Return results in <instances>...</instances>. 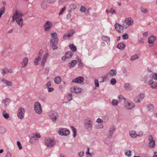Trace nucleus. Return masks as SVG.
I'll return each mask as SVG.
<instances>
[{"label":"nucleus","instance_id":"f257e3e1","mask_svg":"<svg viewBox=\"0 0 157 157\" xmlns=\"http://www.w3.org/2000/svg\"><path fill=\"white\" fill-rule=\"evenodd\" d=\"M51 36L50 45L53 50H55L57 48L58 39L57 37V34L55 33H52Z\"/></svg>","mask_w":157,"mask_h":157},{"label":"nucleus","instance_id":"f03ea898","mask_svg":"<svg viewBox=\"0 0 157 157\" xmlns=\"http://www.w3.org/2000/svg\"><path fill=\"white\" fill-rule=\"evenodd\" d=\"M84 126L85 128L88 131H91L93 129V121L90 118L85 120Z\"/></svg>","mask_w":157,"mask_h":157},{"label":"nucleus","instance_id":"7ed1b4c3","mask_svg":"<svg viewBox=\"0 0 157 157\" xmlns=\"http://www.w3.org/2000/svg\"><path fill=\"white\" fill-rule=\"evenodd\" d=\"M45 144L48 147L54 146L55 144V141L53 139L47 138L44 140Z\"/></svg>","mask_w":157,"mask_h":157},{"label":"nucleus","instance_id":"20e7f679","mask_svg":"<svg viewBox=\"0 0 157 157\" xmlns=\"http://www.w3.org/2000/svg\"><path fill=\"white\" fill-rule=\"evenodd\" d=\"M34 110L38 114H40L42 112V108L40 104L38 102H36L34 104Z\"/></svg>","mask_w":157,"mask_h":157},{"label":"nucleus","instance_id":"39448f33","mask_svg":"<svg viewBox=\"0 0 157 157\" xmlns=\"http://www.w3.org/2000/svg\"><path fill=\"white\" fill-rule=\"evenodd\" d=\"M58 133L62 136H67L70 133V131L66 128H59L58 131Z\"/></svg>","mask_w":157,"mask_h":157},{"label":"nucleus","instance_id":"423d86ee","mask_svg":"<svg viewBox=\"0 0 157 157\" xmlns=\"http://www.w3.org/2000/svg\"><path fill=\"white\" fill-rule=\"evenodd\" d=\"M23 16V14L20 11L17 10L14 13L12 18L13 20L14 21L15 19L20 18H22V17Z\"/></svg>","mask_w":157,"mask_h":157},{"label":"nucleus","instance_id":"0eeeda50","mask_svg":"<svg viewBox=\"0 0 157 157\" xmlns=\"http://www.w3.org/2000/svg\"><path fill=\"white\" fill-rule=\"evenodd\" d=\"M49 54L48 52H44L43 50V53L42 54V58H41V65L44 66L47 61V59L48 57Z\"/></svg>","mask_w":157,"mask_h":157},{"label":"nucleus","instance_id":"6e6552de","mask_svg":"<svg viewBox=\"0 0 157 157\" xmlns=\"http://www.w3.org/2000/svg\"><path fill=\"white\" fill-rule=\"evenodd\" d=\"M42 53L43 50H40L37 56L35 59L34 61V63L35 65H38L39 61H40V60L41 59Z\"/></svg>","mask_w":157,"mask_h":157},{"label":"nucleus","instance_id":"1a4fd4ad","mask_svg":"<svg viewBox=\"0 0 157 157\" xmlns=\"http://www.w3.org/2000/svg\"><path fill=\"white\" fill-rule=\"evenodd\" d=\"M53 25L52 23L50 21H47L44 25V30L46 32L49 31Z\"/></svg>","mask_w":157,"mask_h":157},{"label":"nucleus","instance_id":"9d476101","mask_svg":"<svg viewBox=\"0 0 157 157\" xmlns=\"http://www.w3.org/2000/svg\"><path fill=\"white\" fill-rule=\"evenodd\" d=\"M25 110L24 108L20 107L18 109L17 113V117L19 118L22 119L24 117Z\"/></svg>","mask_w":157,"mask_h":157},{"label":"nucleus","instance_id":"9b49d317","mask_svg":"<svg viewBox=\"0 0 157 157\" xmlns=\"http://www.w3.org/2000/svg\"><path fill=\"white\" fill-rule=\"evenodd\" d=\"M70 90L72 93L78 94L81 92L82 89L78 86H74L71 88Z\"/></svg>","mask_w":157,"mask_h":157},{"label":"nucleus","instance_id":"f8f14e48","mask_svg":"<svg viewBox=\"0 0 157 157\" xmlns=\"http://www.w3.org/2000/svg\"><path fill=\"white\" fill-rule=\"evenodd\" d=\"M145 96L144 94H141L134 98V101L135 102L139 103L143 99Z\"/></svg>","mask_w":157,"mask_h":157},{"label":"nucleus","instance_id":"ddd939ff","mask_svg":"<svg viewBox=\"0 0 157 157\" xmlns=\"http://www.w3.org/2000/svg\"><path fill=\"white\" fill-rule=\"evenodd\" d=\"M139 133L140 135L139 134L137 135L136 132L134 130H131L129 132V135L130 136L133 138H136L137 136H141L143 135V133L142 132H139Z\"/></svg>","mask_w":157,"mask_h":157},{"label":"nucleus","instance_id":"4468645a","mask_svg":"<svg viewBox=\"0 0 157 157\" xmlns=\"http://www.w3.org/2000/svg\"><path fill=\"white\" fill-rule=\"evenodd\" d=\"M116 130L115 126L113 125H111L109 128V138H111L112 135Z\"/></svg>","mask_w":157,"mask_h":157},{"label":"nucleus","instance_id":"2eb2a0df","mask_svg":"<svg viewBox=\"0 0 157 157\" xmlns=\"http://www.w3.org/2000/svg\"><path fill=\"white\" fill-rule=\"evenodd\" d=\"M123 25L122 26L120 24L116 23L115 25V27L116 30L119 33H122L123 32Z\"/></svg>","mask_w":157,"mask_h":157},{"label":"nucleus","instance_id":"dca6fc26","mask_svg":"<svg viewBox=\"0 0 157 157\" xmlns=\"http://www.w3.org/2000/svg\"><path fill=\"white\" fill-rule=\"evenodd\" d=\"M84 80V78L83 77L79 76L73 79L72 82L80 83L83 82Z\"/></svg>","mask_w":157,"mask_h":157},{"label":"nucleus","instance_id":"f3484780","mask_svg":"<svg viewBox=\"0 0 157 157\" xmlns=\"http://www.w3.org/2000/svg\"><path fill=\"white\" fill-rule=\"evenodd\" d=\"M156 39V37L154 36H151L148 39V43L150 47H151L153 45V43Z\"/></svg>","mask_w":157,"mask_h":157},{"label":"nucleus","instance_id":"a211bd4d","mask_svg":"<svg viewBox=\"0 0 157 157\" xmlns=\"http://www.w3.org/2000/svg\"><path fill=\"white\" fill-rule=\"evenodd\" d=\"M148 83L152 88L157 89V82H154L153 80H151Z\"/></svg>","mask_w":157,"mask_h":157},{"label":"nucleus","instance_id":"6ab92c4d","mask_svg":"<svg viewBox=\"0 0 157 157\" xmlns=\"http://www.w3.org/2000/svg\"><path fill=\"white\" fill-rule=\"evenodd\" d=\"M1 81L7 86H11L12 85L13 83L12 82L4 78L2 79Z\"/></svg>","mask_w":157,"mask_h":157},{"label":"nucleus","instance_id":"aec40b11","mask_svg":"<svg viewBox=\"0 0 157 157\" xmlns=\"http://www.w3.org/2000/svg\"><path fill=\"white\" fill-rule=\"evenodd\" d=\"M125 108L128 109H131L135 107V105L133 102H128L125 105Z\"/></svg>","mask_w":157,"mask_h":157},{"label":"nucleus","instance_id":"412c9836","mask_svg":"<svg viewBox=\"0 0 157 157\" xmlns=\"http://www.w3.org/2000/svg\"><path fill=\"white\" fill-rule=\"evenodd\" d=\"M28 63V59L26 57H24L23 59L22 62L21 63V67H26Z\"/></svg>","mask_w":157,"mask_h":157},{"label":"nucleus","instance_id":"4be33fe9","mask_svg":"<svg viewBox=\"0 0 157 157\" xmlns=\"http://www.w3.org/2000/svg\"><path fill=\"white\" fill-rule=\"evenodd\" d=\"M31 139L36 140L37 138H39L41 137V135L39 133L36 134L32 133L31 135Z\"/></svg>","mask_w":157,"mask_h":157},{"label":"nucleus","instance_id":"5701e85b","mask_svg":"<svg viewBox=\"0 0 157 157\" xmlns=\"http://www.w3.org/2000/svg\"><path fill=\"white\" fill-rule=\"evenodd\" d=\"M31 139L36 140L37 138H39L41 137V135L39 133L36 134L32 133L31 135Z\"/></svg>","mask_w":157,"mask_h":157},{"label":"nucleus","instance_id":"b1692460","mask_svg":"<svg viewBox=\"0 0 157 157\" xmlns=\"http://www.w3.org/2000/svg\"><path fill=\"white\" fill-rule=\"evenodd\" d=\"M77 63V61L76 60H73L68 64V66L70 68H72L76 65Z\"/></svg>","mask_w":157,"mask_h":157},{"label":"nucleus","instance_id":"393cba45","mask_svg":"<svg viewBox=\"0 0 157 157\" xmlns=\"http://www.w3.org/2000/svg\"><path fill=\"white\" fill-rule=\"evenodd\" d=\"M125 22L128 25H132L133 23V20L132 18H126Z\"/></svg>","mask_w":157,"mask_h":157},{"label":"nucleus","instance_id":"a878e982","mask_svg":"<svg viewBox=\"0 0 157 157\" xmlns=\"http://www.w3.org/2000/svg\"><path fill=\"white\" fill-rule=\"evenodd\" d=\"M17 24L19 25L21 27L23 25V19L22 18H18L15 19V20Z\"/></svg>","mask_w":157,"mask_h":157},{"label":"nucleus","instance_id":"bb28decb","mask_svg":"<svg viewBox=\"0 0 157 157\" xmlns=\"http://www.w3.org/2000/svg\"><path fill=\"white\" fill-rule=\"evenodd\" d=\"M13 72V71L11 69H9L7 68L3 69L2 71V73L3 75H4L5 74L8 73H11Z\"/></svg>","mask_w":157,"mask_h":157},{"label":"nucleus","instance_id":"cd10ccee","mask_svg":"<svg viewBox=\"0 0 157 157\" xmlns=\"http://www.w3.org/2000/svg\"><path fill=\"white\" fill-rule=\"evenodd\" d=\"M10 99L9 98H6L2 102L3 105L4 106H6L8 105L10 102Z\"/></svg>","mask_w":157,"mask_h":157},{"label":"nucleus","instance_id":"c85d7f7f","mask_svg":"<svg viewBox=\"0 0 157 157\" xmlns=\"http://www.w3.org/2000/svg\"><path fill=\"white\" fill-rule=\"evenodd\" d=\"M155 146V141L151 140L149 141L148 143V146L151 148H154Z\"/></svg>","mask_w":157,"mask_h":157},{"label":"nucleus","instance_id":"c756f323","mask_svg":"<svg viewBox=\"0 0 157 157\" xmlns=\"http://www.w3.org/2000/svg\"><path fill=\"white\" fill-rule=\"evenodd\" d=\"M124 88L125 89L128 91H130L132 90V88L131 86L129 83H126L124 86Z\"/></svg>","mask_w":157,"mask_h":157},{"label":"nucleus","instance_id":"7c9ffc66","mask_svg":"<svg viewBox=\"0 0 157 157\" xmlns=\"http://www.w3.org/2000/svg\"><path fill=\"white\" fill-rule=\"evenodd\" d=\"M71 34H65L63 35V38L66 39L67 37L70 38L72 36L73 33H74V31L73 30H71Z\"/></svg>","mask_w":157,"mask_h":157},{"label":"nucleus","instance_id":"2f4dec72","mask_svg":"<svg viewBox=\"0 0 157 157\" xmlns=\"http://www.w3.org/2000/svg\"><path fill=\"white\" fill-rule=\"evenodd\" d=\"M109 76L111 77L115 76L117 75V72L114 69H111L109 71Z\"/></svg>","mask_w":157,"mask_h":157},{"label":"nucleus","instance_id":"473e14b6","mask_svg":"<svg viewBox=\"0 0 157 157\" xmlns=\"http://www.w3.org/2000/svg\"><path fill=\"white\" fill-rule=\"evenodd\" d=\"M61 78L60 76H58L55 78L54 81L56 84H59L61 81Z\"/></svg>","mask_w":157,"mask_h":157},{"label":"nucleus","instance_id":"72a5a7b5","mask_svg":"<svg viewBox=\"0 0 157 157\" xmlns=\"http://www.w3.org/2000/svg\"><path fill=\"white\" fill-rule=\"evenodd\" d=\"M117 47L118 48L122 50L125 48V45L123 43L121 42L118 44Z\"/></svg>","mask_w":157,"mask_h":157},{"label":"nucleus","instance_id":"f704fd0d","mask_svg":"<svg viewBox=\"0 0 157 157\" xmlns=\"http://www.w3.org/2000/svg\"><path fill=\"white\" fill-rule=\"evenodd\" d=\"M69 47L71 49L72 51L75 52L76 51L77 48L73 44H71Z\"/></svg>","mask_w":157,"mask_h":157},{"label":"nucleus","instance_id":"c9c22d12","mask_svg":"<svg viewBox=\"0 0 157 157\" xmlns=\"http://www.w3.org/2000/svg\"><path fill=\"white\" fill-rule=\"evenodd\" d=\"M72 55V52L68 51L65 53V56H66L67 58L69 59L71 58Z\"/></svg>","mask_w":157,"mask_h":157},{"label":"nucleus","instance_id":"e433bc0d","mask_svg":"<svg viewBox=\"0 0 157 157\" xmlns=\"http://www.w3.org/2000/svg\"><path fill=\"white\" fill-rule=\"evenodd\" d=\"M2 114L4 117L6 119H7L9 117V114L7 113L6 111H3Z\"/></svg>","mask_w":157,"mask_h":157},{"label":"nucleus","instance_id":"4c0bfd02","mask_svg":"<svg viewBox=\"0 0 157 157\" xmlns=\"http://www.w3.org/2000/svg\"><path fill=\"white\" fill-rule=\"evenodd\" d=\"M150 76L152 78L156 80H157V73H153L150 75Z\"/></svg>","mask_w":157,"mask_h":157},{"label":"nucleus","instance_id":"58836bf2","mask_svg":"<svg viewBox=\"0 0 157 157\" xmlns=\"http://www.w3.org/2000/svg\"><path fill=\"white\" fill-rule=\"evenodd\" d=\"M138 56L137 54H135L134 55L132 56L131 57L130 60L131 61H133L136 59H138Z\"/></svg>","mask_w":157,"mask_h":157},{"label":"nucleus","instance_id":"ea45409f","mask_svg":"<svg viewBox=\"0 0 157 157\" xmlns=\"http://www.w3.org/2000/svg\"><path fill=\"white\" fill-rule=\"evenodd\" d=\"M109 13H111L112 15L116 14V12L114 9L113 8H111L109 10Z\"/></svg>","mask_w":157,"mask_h":157},{"label":"nucleus","instance_id":"a19ab883","mask_svg":"<svg viewBox=\"0 0 157 157\" xmlns=\"http://www.w3.org/2000/svg\"><path fill=\"white\" fill-rule=\"evenodd\" d=\"M5 7H2L0 9V18H1L2 15L5 13Z\"/></svg>","mask_w":157,"mask_h":157},{"label":"nucleus","instance_id":"79ce46f5","mask_svg":"<svg viewBox=\"0 0 157 157\" xmlns=\"http://www.w3.org/2000/svg\"><path fill=\"white\" fill-rule=\"evenodd\" d=\"M147 108L149 111L152 110L154 108V105L151 104L148 105L147 106Z\"/></svg>","mask_w":157,"mask_h":157},{"label":"nucleus","instance_id":"37998d69","mask_svg":"<svg viewBox=\"0 0 157 157\" xmlns=\"http://www.w3.org/2000/svg\"><path fill=\"white\" fill-rule=\"evenodd\" d=\"M112 104L113 106H116L118 104V101L116 100L113 99L112 101Z\"/></svg>","mask_w":157,"mask_h":157},{"label":"nucleus","instance_id":"c03bdc74","mask_svg":"<svg viewBox=\"0 0 157 157\" xmlns=\"http://www.w3.org/2000/svg\"><path fill=\"white\" fill-rule=\"evenodd\" d=\"M103 128V124H98L95 126V128L97 129H102Z\"/></svg>","mask_w":157,"mask_h":157},{"label":"nucleus","instance_id":"a18cd8bd","mask_svg":"<svg viewBox=\"0 0 157 157\" xmlns=\"http://www.w3.org/2000/svg\"><path fill=\"white\" fill-rule=\"evenodd\" d=\"M117 82L116 79L114 78H112L110 81V83L112 85H115Z\"/></svg>","mask_w":157,"mask_h":157},{"label":"nucleus","instance_id":"49530a36","mask_svg":"<svg viewBox=\"0 0 157 157\" xmlns=\"http://www.w3.org/2000/svg\"><path fill=\"white\" fill-rule=\"evenodd\" d=\"M140 10L141 11L145 13H147L148 10L146 8H144L143 7H140Z\"/></svg>","mask_w":157,"mask_h":157},{"label":"nucleus","instance_id":"de8ad7c7","mask_svg":"<svg viewBox=\"0 0 157 157\" xmlns=\"http://www.w3.org/2000/svg\"><path fill=\"white\" fill-rule=\"evenodd\" d=\"M72 131L74 132L73 134V136L74 137H75L77 135V131L75 128L73 127H72Z\"/></svg>","mask_w":157,"mask_h":157},{"label":"nucleus","instance_id":"09e8293b","mask_svg":"<svg viewBox=\"0 0 157 157\" xmlns=\"http://www.w3.org/2000/svg\"><path fill=\"white\" fill-rule=\"evenodd\" d=\"M67 99L69 101L72 100V97L71 93L68 94V95L67 96Z\"/></svg>","mask_w":157,"mask_h":157},{"label":"nucleus","instance_id":"8fccbe9b","mask_svg":"<svg viewBox=\"0 0 157 157\" xmlns=\"http://www.w3.org/2000/svg\"><path fill=\"white\" fill-rule=\"evenodd\" d=\"M77 7L76 5L75 4H71L70 6V8L71 9H75Z\"/></svg>","mask_w":157,"mask_h":157},{"label":"nucleus","instance_id":"3c124183","mask_svg":"<svg viewBox=\"0 0 157 157\" xmlns=\"http://www.w3.org/2000/svg\"><path fill=\"white\" fill-rule=\"evenodd\" d=\"M122 37L124 40L127 39L128 38V35L127 33H125L123 35Z\"/></svg>","mask_w":157,"mask_h":157},{"label":"nucleus","instance_id":"603ef678","mask_svg":"<svg viewBox=\"0 0 157 157\" xmlns=\"http://www.w3.org/2000/svg\"><path fill=\"white\" fill-rule=\"evenodd\" d=\"M86 10V8L84 6H82L80 10V11L81 12H85Z\"/></svg>","mask_w":157,"mask_h":157},{"label":"nucleus","instance_id":"864d4df0","mask_svg":"<svg viewBox=\"0 0 157 157\" xmlns=\"http://www.w3.org/2000/svg\"><path fill=\"white\" fill-rule=\"evenodd\" d=\"M131 150H128L126 151L125 153L126 155L130 157L131 156Z\"/></svg>","mask_w":157,"mask_h":157},{"label":"nucleus","instance_id":"5fc2aeb1","mask_svg":"<svg viewBox=\"0 0 157 157\" xmlns=\"http://www.w3.org/2000/svg\"><path fill=\"white\" fill-rule=\"evenodd\" d=\"M41 6L44 9H45L46 7V5L45 2H42L41 4Z\"/></svg>","mask_w":157,"mask_h":157},{"label":"nucleus","instance_id":"6e6d98bb","mask_svg":"<svg viewBox=\"0 0 157 157\" xmlns=\"http://www.w3.org/2000/svg\"><path fill=\"white\" fill-rule=\"evenodd\" d=\"M66 7L65 6L63 8H62L59 13V15H60L61 14H62L63 13V12L66 9Z\"/></svg>","mask_w":157,"mask_h":157},{"label":"nucleus","instance_id":"4d7b16f0","mask_svg":"<svg viewBox=\"0 0 157 157\" xmlns=\"http://www.w3.org/2000/svg\"><path fill=\"white\" fill-rule=\"evenodd\" d=\"M78 65L80 67H82L83 65V63L82 62V60L80 59H79L78 60Z\"/></svg>","mask_w":157,"mask_h":157},{"label":"nucleus","instance_id":"13d9d810","mask_svg":"<svg viewBox=\"0 0 157 157\" xmlns=\"http://www.w3.org/2000/svg\"><path fill=\"white\" fill-rule=\"evenodd\" d=\"M17 145L20 149L21 150L22 149V147L21 145L20 142L19 141H17Z\"/></svg>","mask_w":157,"mask_h":157},{"label":"nucleus","instance_id":"bf43d9fd","mask_svg":"<svg viewBox=\"0 0 157 157\" xmlns=\"http://www.w3.org/2000/svg\"><path fill=\"white\" fill-rule=\"evenodd\" d=\"M94 83L95 86L98 87L99 86V82L98 80L97 79H95L94 80Z\"/></svg>","mask_w":157,"mask_h":157},{"label":"nucleus","instance_id":"052dcab7","mask_svg":"<svg viewBox=\"0 0 157 157\" xmlns=\"http://www.w3.org/2000/svg\"><path fill=\"white\" fill-rule=\"evenodd\" d=\"M84 151H81L80 152L78 153V155L80 157H82L84 155Z\"/></svg>","mask_w":157,"mask_h":157},{"label":"nucleus","instance_id":"680f3d73","mask_svg":"<svg viewBox=\"0 0 157 157\" xmlns=\"http://www.w3.org/2000/svg\"><path fill=\"white\" fill-rule=\"evenodd\" d=\"M148 140L149 141L151 140H153V137L151 135H150L148 137Z\"/></svg>","mask_w":157,"mask_h":157},{"label":"nucleus","instance_id":"e2e57ef3","mask_svg":"<svg viewBox=\"0 0 157 157\" xmlns=\"http://www.w3.org/2000/svg\"><path fill=\"white\" fill-rule=\"evenodd\" d=\"M47 2L50 3H54L56 0H46Z\"/></svg>","mask_w":157,"mask_h":157},{"label":"nucleus","instance_id":"0e129e2a","mask_svg":"<svg viewBox=\"0 0 157 157\" xmlns=\"http://www.w3.org/2000/svg\"><path fill=\"white\" fill-rule=\"evenodd\" d=\"M124 97L123 96L121 95H120L118 96V99L120 101H121L124 98Z\"/></svg>","mask_w":157,"mask_h":157},{"label":"nucleus","instance_id":"69168bd1","mask_svg":"<svg viewBox=\"0 0 157 157\" xmlns=\"http://www.w3.org/2000/svg\"><path fill=\"white\" fill-rule=\"evenodd\" d=\"M96 121L97 122L99 123H101L103 122V120L99 118H98L97 120Z\"/></svg>","mask_w":157,"mask_h":157},{"label":"nucleus","instance_id":"338daca9","mask_svg":"<svg viewBox=\"0 0 157 157\" xmlns=\"http://www.w3.org/2000/svg\"><path fill=\"white\" fill-rule=\"evenodd\" d=\"M102 39L103 41L106 42L108 40V37L107 36H103L102 37Z\"/></svg>","mask_w":157,"mask_h":157},{"label":"nucleus","instance_id":"774afa93","mask_svg":"<svg viewBox=\"0 0 157 157\" xmlns=\"http://www.w3.org/2000/svg\"><path fill=\"white\" fill-rule=\"evenodd\" d=\"M5 157H11V155L10 152H7Z\"/></svg>","mask_w":157,"mask_h":157}]
</instances>
